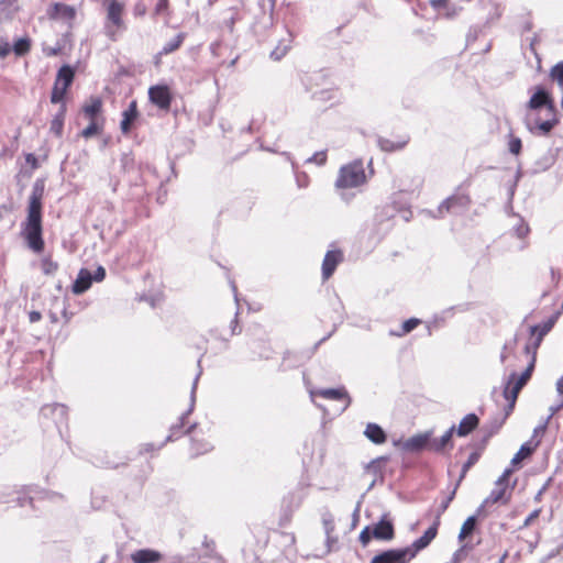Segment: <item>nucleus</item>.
I'll return each mask as SVG.
<instances>
[{
	"instance_id": "1",
	"label": "nucleus",
	"mask_w": 563,
	"mask_h": 563,
	"mask_svg": "<svg viewBox=\"0 0 563 563\" xmlns=\"http://www.w3.org/2000/svg\"><path fill=\"white\" fill-rule=\"evenodd\" d=\"M45 181L37 179L32 188L29 198L27 216L22 223V236L27 247L34 253H42L44 250V240L42 236V199L44 196Z\"/></svg>"
},
{
	"instance_id": "2",
	"label": "nucleus",
	"mask_w": 563,
	"mask_h": 563,
	"mask_svg": "<svg viewBox=\"0 0 563 563\" xmlns=\"http://www.w3.org/2000/svg\"><path fill=\"white\" fill-rule=\"evenodd\" d=\"M558 123L556 110H551V107L548 111H526V128L537 136L548 135Z\"/></svg>"
},
{
	"instance_id": "3",
	"label": "nucleus",
	"mask_w": 563,
	"mask_h": 563,
	"mask_svg": "<svg viewBox=\"0 0 563 563\" xmlns=\"http://www.w3.org/2000/svg\"><path fill=\"white\" fill-rule=\"evenodd\" d=\"M366 181L362 161H355L342 166L335 180L336 189L356 188Z\"/></svg>"
},
{
	"instance_id": "4",
	"label": "nucleus",
	"mask_w": 563,
	"mask_h": 563,
	"mask_svg": "<svg viewBox=\"0 0 563 563\" xmlns=\"http://www.w3.org/2000/svg\"><path fill=\"white\" fill-rule=\"evenodd\" d=\"M534 363L536 357L533 355L529 365L520 375L516 372H512L509 375L504 388V396L509 401L507 415L514 409L519 391L530 379L534 368Z\"/></svg>"
},
{
	"instance_id": "5",
	"label": "nucleus",
	"mask_w": 563,
	"mask_h": 563,
	"mask_svg": "<svg viewBox=\"0 0 563 563\" xmlns=\"http://www.w3.org/2000/svg\"><path fill=\"white\" fill-rule=\"evenodd\" d=\"M124 7L117 0L111 1L107 7V22L104 25L106 34L114 40L117 32L123 27V13Z\"/></svg>"
},
{
	"instance_id": "6",
	"label": "nucleus",
	"mask_w": 563,
	"mask_h": 563,
	"mask_svg": "<svg viewBox=\"0 0 563 563\" xmlns=\"http://www.w3.org/2000/svg\"><path fill=\"white\" fill-rule=\"evenodd\" d=\"M46 14L51 20L65 23L71 27L77 16V10L73 5L55 2L48 7Z\"/></svg>"
},
{
	"instance_id": "7",
	"label": "nucleus",
	"mask_w": 563,
	"mask_h": 563,
	"mask_svg": "<svg viewBox=\"0 0 563 563\" xmlns=\"http://www.w3.org/2000/svg\"><path fill=\"white\" fill-rule=\"evenodd\" d=\"M415 558V551L411 548L391 549L375 555L371 563H407Z\"/></svg>"
},
{
	"instance_id": "8",
	"label": "nucleus",
	"mask_w": 563,
	"mask_h": 563,
	"mask_svg": "<svg viewBox=\"0 0 563 563\" xmlns=\"http://www.w3.org/2000/svg\"><path fill=\"white\" fill-rule=\"evenodd\" d=\"M555 110L554 102L548 91L542 87H537L534 93L529 99L526 111H548V108Z\"/></svg>"
},
{
	"instance_id": "9",
	"label": "nucleus",
	"mask_w": 563,
	"mask_h": 563,
	"mask_svg": "<svg viewBox=\"0 0 563 563\" xmlns=\"http://www.w3.org/2000/svg\"><path fill=\"white\" fill-rule=\"evenodd\" d=\"M510 496L511 489L509 488L508 485H498L495 483V488L477 508V515H482L484 512V509L493 504H508V501L510 500Z\"/></svg>"
},
{
	"instance_id": "10",
	"label": "nucleus",
	"mask_w": 563,
	"mask_h": 563,
	"mask_svg": "<svg viewBox=\"0 0 563 563\" xmlns=\"http://www.w3.org/2000/svg\"><path fill=\"white\" fill-rule=\"evenodd\" d=\"M471 202V199L465 194H455L446 198L438 208L440 216L444 212H459L465 210Z\"/></svg>"
},
{
	"instance_id": "11",
	"label": "nucleus",
	"mask_w": 563,
	"mask_h": 563,
	"mask_svg": "<svg viewBox=\"0 0 563 563\" xmlns=\"http://www.w3.org/2000/svg\"><path fill=\"white\" fill-rule=\"evenodd\" d=\"M200 375H201V371H199V373L197 374V376L194 380V384H192V388H191V393H190L189 408L187 409L186 412H184L181 415V417L179 418V422L170 427L169 434L166 438V442L173 441L174 439H176L180 435L179 430L184 427V422L187 419V417L194 411L195 402H196V389H197V384H198V379H199Z\"/></svg>"
},
{
	"instance_id": "12",
	"label": "nucleus",
	"mask_w": 563,
	"mask_h": 563,
	"mask_svg": "<svg viewBox=\"0 0 563 563\" xmlns=\"http://www.w3.org/2000/svg\"><path fill=\"white\" fill-rule=\"evenodd\" d=\"M151 102L161 109H168L170 106V93L166 86H153L148 89Z\"/></svg>"
},
{
	"instance_id": "13",
	"label": "nucleus",
	"mask_w": 563,
	"mask_h": 563,
	"mask_svg": "<svg viewBox=\"0 0 563 563\" xmlns=\"http://www.w3.org/2000/svg\"><path fill=\"white\" fill-rule=\"evenodd\" d=\"M343 260V254L339 250L328 251L322 262V277L328 279L335 271L339 263Z\"/></svg>"
},
{
	"instance_id": "14",
	"label": "nucleus",
	"mask_w": 563,
	"mask_h": 563,
	"mask_svg": "<svg viewBox=\"0 0 563 563\" xmlns=\"http://www.w3.org/2000/svg\"><path fill=\"white\" fill-rule=\"evenodd\" d=\"M432 431L416 434L404 443V449L409 452H418L427 448L430 450V437Z\"/></svg>"
},
{
	"instance_id": "15",
	"label": "nucleus",
	"mask_w": 563,
	"mask_h": 563,
	"mask_svg": "<svg viewBox=\"0 0 563 563\" xmlns=\"http://www.w3.org/2000/svg\"><path fill=\"white\" fill-rule=\"evenodd\" d=\"M439 525H440V521L438 518V519H435L433 525L431 527H429L426 530V532L411 544L410 548H411V551H415V555L419 551L427 548L431 543V541L437 537Z\"/></svg>"
},
{
	"instance_id": "16",
	"label": "nucleus",
	"mask_w": 563,
	"mask_h": 563,
	"mask_svg": "<svg viewBox=\"0 0 563 563\" xmlns=\"http://www.w3.org/2000/svg\"><path fill=\"white\" fill-rule=\"evenodd\" d=\"M374 539L391 540L394 538V526L383 517L377 523L371 527Z\"/></svg>"
},
{
	"instance_id": "17",
	"label": "nucleus",
	"mask_w": 563,
	"mask_h": 563,
	"mask_svg": "<svg viewBox=\"0 0 563 563\" xmlns=\"http://www.w3.org/2000/svg\"><path fill=\"white\" fill-rule=\"evenodd\" d=\"M311 395H319L325 399H333V400H345L344 406L340 409V411H344L351 404V398L349 397L346 390L342 388H328V389H321L317 393H311Z\"/></svg>"
},
{
	"instance_id": "18",
	"label": "nucleus",
	"mask_w": 563,
	"mask_h": 563,
	"mask_svg": "<svg viewBox=\"0 0 563 563\" xmlns=\"http://www.w3.org/2000/svg\"><path fill=\"white\" fill-rule=\"evenodd\" d=\"M455 431V427L452 426L441 438L432 439L430 437V451L442 452L448 446L452 448V437Z\"/></svg>"
},
{
	"instance_id": "19",
	"label": "nucleus",
	"mask_w": 563,
	"mask_h": 563,
	"mask_svg": "<svg viewBox=\"0 0 563 563\" xmlns=\"http://www.w3.org/2000/svg\"><path fill=\"white\" fill-rule=\"evenodd\" d=\"M92 275L87 269H80L76 280L73 284L71 290L75 295H80L88 290L91 286Z\"/></svg>"
},
{
	"instance_id": "20",
	"label": "nucleus",
	"mask_w": 563,
	"mask_h": 563,
	"mask_svg": "<svg viewBox=\"0 0 563 563\" xmlns=\"http://www.w3.org/2000/svg\"><path fill=\"white\" fill-rule=\"evenodd\" d=\"M161 553L151 549H142L131 554L133 563H155L159 561Z\"/></svg>"
},
{
	"instance_id": "21",
	"label": "nucleus",
	"mask_w": 563,
	"mask_h": 563,
	"mask_svg": "<svg viewBox=\"0 0 563 563\" xmlns=\"http://www.w3.org/2000/svg\"><path fill=\"white\" fill-rule=\"evenodd\" d=\"M364 434L371 442L375 444H382L387 439L386 433L382 427L373 422L367 423Z\"/></svg>"
},
{
	"instance_id": "22",
	"label": "nucleus",
	"mask_w": 563,
	"mask_h": 563,
	"mask_svg": "<svg viewBox=\"0 0 563 563\" xmlns=\"http://www.w3.org/2000/svg\"><path fill=\"white\" fill-rule=\"evenodd\" d=\"M136 117H137L136 101H132V102H130L129 107L122 113V121L120 123V129H121L122 133H124V134L129 133L131 123L136 119Z\"/></svg>"
},
{
	"instance_id": "23",
	"label": "nucleus",
	"mask_w": 563,
	"mask_h": 563,
	"mask_svg": "<svg viewBox=\"0 0 563 563\" xmlns=\"http://www.w3.org/2000/svg\"><path fill=\"white\" fill-rule=\"evenodd\" d=\"M478 417L475 413L466 415L456 429L459 437H465L471 433L478 426Z\"/></svg>"
},
{
	"instance_id": "24",
	"label": "nucleus",
	"mask_w": 563,
	"mask_h": 563,
	"mask_svg": "<svg viewBox=\"0 0 563 563\" xmlns=\"http://www.w3.org/2000/svg\"><path fill=\"white\" fill-rule=\"evenodd\" d=\"M102 100L99 97H91L84 106L82 112L89 120H97V115L101 112Z\"/></svg>"
},
{
	"instance_id": "25",
	"label": "nucleus",
	"mask_w": 563,
	"mask_h": 563,
	"mask_svg": "<svg viewBox=\"0 0 563 563\" xmlns=\"http://www.w3.org/2000/svg\"><path fill=\"white\" fill-rule=\"evenodd\" d=\"M292 41V35L287 32V36L282 38L278 45L272 51L271 57L275 60L282 59L288 52Z\"/></svg>"
},
{
	"instance_id": "26",
	"label": "nucleus",
	"mask_w": 563,
	"mask_h": 563,
	"mask_svg": "<svg viewBox=\"0 0 563 563\" xmlns=\"http://www.w3.org/2000/svg\"><path fill=\"white\" fill-rule=\"evenodd\" d=\"M74 76L75 73L73 68L68 65H64L59 68L55 82L68 89L74 80Z\"/></svg>"
},
{
	"instance_id": "27",
	"label": "nucleus",
	"mask_w": 563,
	"mask_h": 563,
	"mask_svg": "<svg viewBox=\"0 0 563 563\" xmlns=\"http://www.w3.org/2000/svg\"><path fill=\"white\" fill-rule=\"evenodd\" d=\"M407 143H408V139H404L401 141H397V142H394L391 140L384 139V137H379L377 140L378 146L380 147L382 151H385V152L399 151V150L404 148Z\"/></svg>"
},
{
	"instance_id": "28",
	"label": "nucleus",
	"mask_w": 563,
	"mask_h": 563,
	"mask_svg": "<svg viewBox=\"0 0 563 563\" xmlns=\"http://www.w3.org/2000/svg\"><path fill=\"white\" fill-rule=\"evenodd\" d=\"M16 11V0H0V21L12 18Z\"/></svg>"
},
{
	"instance_id": "29",
	"label": "nucleus",
	"mask_w": 563,
	"mask_h": 563,
	"mask_svg": "<svg viewBox=\"0 0 563 563\" xmlns=\"http://www.w3.org/2000/svg\"><path fill=\"white\" fill-rule=\"evenodd\" d=\"M539 444L537 441L532 446L529 443H525L520 446L519 451L511 459V465H518L523 459L528 457L534 450V448Z\"/></svg>"
},
{
	"instance_id": "30",
	"label": "nucleus",
	"mask_w": 563,
	"mask_h": 563,
	"mask_svg": "<svg viewBox=\"0 0 563 563\" xmlns=\"http://www.w3.org/2000/svg\"><path fill=\"white\" fill-rule=\"evenodd\" d=\"M65 112H66V107L63 103L60 106V109H59L58 113L52 120L51 131L54 132L56 135H60L62 134L63 125H64Z\"/></svg>"
},
{
	"instance_id": "31",
	"label": "nucleus",
	"mask_w": 563,
	"mask_h": 563,
	"mask_svg": "<svg viewBox=\"0 0 563 563\" xmlns=\"http://www.w3.org/2000/svg\"><path fill=\"white\" fill-rule=\"evenodd\" d=\"M184 38H185L184 33L177 34L173 40H170L163 46L161 54L167 55L169 53H173L174 51L179 48V46L184 42Z\"/></svg>"
},
{
	"instance_id": "32",
	"label": "nucleus",
	"mask_w": 563,
	"mask_h": 563,
	"mask_svg": "<svg viewBox=\"0 0 563 563\" xmlns=\"http://www.w3.org/2000/svg\"><path fill=\"white\" fill-rule=\"evenodd\" d=\"M475 526H476V517L475 516L468 517L463 522V525L461 527L459 539L461 541L464 540L467 536H470L474 531Z\"/></svg>"
},
{
	"instance_id": "33",
	"label": "nucleus",
	"mask_w": 563,
	"mask_h": 563,
	"mask_svg": "<svg viewBox=\"0 0 563 563\" xmlns=\"http://www.w3.org/2000/svg\"><path fill=\"white\" fill-rule=\"evenodd\" d=\"M30 47H31L30 40L27 37H21L14 42L13 52L15 53V55L22 56L30 51Z\"/></svg>"
},
{
	"instance_id": "34",
	"label": "nucleus",
	"mask_w": 563,
	"mask_h": 563,
	"mask_svg": "<svg viewBox=\"0 0 563 563\" xmlns=\"http://www.w3.org/2000/svg\"><path fill=\"white\" fill-rule=\"evenodd\" d=\"M41 267L45 275H53L58 269V264L51 257H44L41 261Z\"/></svg>"
},
{
	"instance_id": "35",
	"label": "nucleus",
	"mask_w": 563,
	"mask_h": 563,
	"mask_svg": "<svg viewBox=\"0 0 563 563\" xmlns=\"http://www.w3.org/2000/svg\"><path fill=\"white\" fill-rule=\"evenodd\" d=\"M66 92H67V88L55 82L53 90H52V95H51V101L53 103L62 102Z\"/></svg>"
},
{
	"instance_id": "36",
	"label": "nucleus",
	"mask_w": 563,
	"mask_h": 563,
	"mask_svg": "<svg viewBox=\"0 0 563 563\" xmlns=\"http://www.w3.org/2000/svg\"><path fill=\"white\" fill-rule=\"evenodd\" d=\"M100 130H101V128L98 124L97 120H90L89 125L81 131V135L85 139H89V137H92L93 135L98 134Z\"/></svg>"
},
{
	"instance_id": "37",
	"label": "nucleus",
	"mask_w": 563,
	"mask_h": 563,
	"mask_svg": "<svg viewBox=\"0 0 563 563\" xmlns=\"http://www.w3.org/2000/svg\"><path fill=\"white\" fill-rule=\"evenodd\" d=\"M553 80H556L560 86H563V62L556 64L550 73Z\"/></svg>"
},
{
	"instance_id": "38",
	"label": "nucleus",
	"mask_w": 563,
	"mask_h": 563,
	"mask_svg": "<svg viewBox=\"0 0 563 563\" xmlns=\"http://www.w3.org/2000/svg\"><path fill=\"white\" fill-rule=\"evenodd\" d=\"M478 461V454L477 453H472L467 461L463 464L462 466V473H461V476H460V481L465 476V474L467 473V471Z\"/></svg>"
},
{
	"instance_id": "39",
	"label": "nucleus",
	"mask_w": 563,
	"mask_h": 563,
	"mask_svg": "<svg viewBox=\"0 0 563 563\" xmlns=\"http://www.w3.org/2000/svg\"><path fill=\"white\" fill-rule=\"evenodd\" d=\"M456 493V487L451 492V494L441 503L439 507V511L435 519H440V516L448 509L450 503L453 500Z\"/></svg>"
},
{
	"instance_id": "40",
	"label": "nucleus",
	"mask_w": 563,
	"mask_h": 563,
	"mask_svg": "<svg viewBox=\"0 0 563 563\" xmlns=\"http://www.w3.org/2000/svg\"><path fill=\"white\" fill-rule=\"evenodd\" d=\"M420 323V320L419 319H416V318H411V319H408L406 320L404 323H402V332L399 333L398 335H401V334H405V333H409L410 331H412L418 324Z\"/></svg>"
},
{
	"instance_id": "41",
	"label": "nucleus",
	"mask_w": 563,
	"mask_h": 563,
	"mask_svg": "<svg viewBox=\"0 0 563 563\" xmlns=\"http://www.w3.org/2000/svg\"><path fill=\"white\" fill-rule=\"evenodd\" d=\"M521 140L519 137H511L508 144L509 152L514 155H518L521 151Z\"/></svg>"
},
{
	"instance_id": "42",
	"label": "nucleus",
	"mask_w": 563,
	"mask_h": 563,
	"mask_svg": "<svg viewBox=\"0 0 563 563\" xmlns=\"http://www.w3.org/2000/svg\"><path fill=\"white\" fill-rule=\"evenodd\" d=\"M372 538H374L372 534V529L369 526H367L361 531L360 541L364 547H366L372 540Z\"/></svg>"
},
{
	"instance_id": "43",
	"label": "nucleus",
	"mask_w": 563,
	"mask_h": 563,
	"mask_svg": "<svg viewBox=\"0 0 563 563\" xmlns=\"http://www.w3.org/2000/svg\"><path fill=\"white\" fill-rule=\"evenodd\" d=\"M327 161V154L325 152H318L311 156L308 162H313L317 165H323Z\"/></svg>"
},
{
	"instance_id": "44",
	"label": "nucleus",
	"mask_w": 563,
	"mask_h": 563,
	"mask_svg": "<svg viewBox=\"0 0 563 563\" xmlns=\"http://www.w3.org/2000/svg\"><path fill=\"white\" fill-rule=\"evenodd\" d=\"M11 52L9 42L0 38V58L7 57Z\"/></svg>"
},
{
	"instance_id": "45",
	"label": "nucleus",
	"mask_w": 563,
	"mask_h": 563,
	"mask_svg": "<svg viewBox=\"0 0 563 563\" xmlns=\"http://www.w3.org/2000/svg\"><path fill=\"white\" fill-rule=\"evenodd\" d=\"M512 473V470L510 467L506 468L504 473L499 476V478L496 481V484L498 485H508V479Z\"/></svg>"
},
{
	"instance_id": "46",
	"label": "nucleus",
	"mask_w": 563,
	"mask_h": 563,
	"mask_svg": "<svg viewBox=\"0 0 563 563\" xmlns=\"http://www.w3.org/2000/svg\"><path fill=\"white\" fill-rule=\"evenodd\" d=\"M512 473V470L510 467L506 468L504 473L499 476V478L496 481V484L498 485H508V479Z\"/></svg>"
},
{
	"instance_id": "47",
	"label": "nucleus",
	"mask_w": 563,
	"mask_h": 563,
	"mask_svg": "<svg viewBox=\"0 0 563 563\" xmlns=\"http://www.w3.org/2000/svg\"><path fill=\"white\" fill-rule=\"evenodd\" d=\"M554 322H555V319H551L542 325L540 333H539V340H541V338L543 335H545L552 329Z\"/></svg>"
},
{
	"instance_id": "48",
	"label": "nucleus",
	"mask_w": 563,
	"mask_h": 563,
	"mask_svg": "<svg viewBox=\"0 0 563 563\" xmlns=\"http://www.w3.org/2000/svg\"><path fill=\"white\" fill-rule=\"evenodd\" d=\"M106 277V269L102 266H99L95 274L92 275V280L102 282Z\"/></svg>"
},
{
	"instance_id": "49",
	"label": "nucleus",
	"mask_w": 563,
	"mask_h": 563,
	"mask_svg": "<svg viewBox=\"0 0 563 563\" xmlns=\"http://www.w3.org/2000/svg\"><path fill=\"white\" fill-rule=\"evenodd\" d=\"M168 5V0H158V2L155 5V14H161L164 11H166Z\"/></svg>"
},
{
	"instance_id": "50",
	"label": "nucleus",
	"mask_w": 563,
	"mask_h": 563,
	"mask_svg": "<svg viewBox=\"0 0 563 563\" xmlns=\"http://www.w3.org/2000/svg\"><path fill=\"white\" fill-rule=\"evenodd\" d=\"M529 232V228L527 224H520L516 228V233L519 238H525Z\"/></svg>"
},
{
	"instance_id": "51",
	"label": "nucleus",
	"mask_w": 563,
	"mask_h": 563,
	"mask_svg": "<svg viewBox=\"0 0 563 563\" xmlns=\"http://www.w3.org/2000/svg\"><path fill=\"white\" fill-rule=\"evenodd\" d=\"M194 450H195L196 454H201V453H206V452L210 451L211 445L208 442H206L202 445H200V448H195Z\"/></svg>"
},
{
	"instance_id": "52",
	"label": "nucleus",
	"mask_w": 563,
	"mask_h": 563,
	"mask_svg": "<svg viewBox=\"0 0 563 563\" xmlns=\"http://www.w3.org/2000/svg\"><path fill=\"white\" fill-rule=\"evenodd\" d=\"M41 318H42V314L38 311H31L29 313V319H30V322H32V323L40 321Z\"/></svg>"
},
{
	"instance_id": "53",
	"label": "nucleus",
	"mask_w": 563,
	"mask_h": 563,
	"mask_svg": "<svg viewBox=\"0 0 563 563\" xmlns=\"http://www.w3.org/2000/svg\"><path fill=\"white\" fill-rule=\"evenodd\" d=\"M539 510H534L525 521V526H528L533 519L539 516Z\"/></svg>"
},
{
	"instance_id": "54",
	"label": "nucleus",
	"mask_w": 563,
	"mask_h": 563,
	"mask_svg": "<svg viewBox=\"0 0 563 563\" xmlns=\"http://www.w3.org/2000/svg\"><path fill=\"white\" fill-rule=\"evenodd\" d=\"M26 162L32 164L33 167H36V157L33 154L26 155Z\"/></svg>"
},
{
	"instance_id": "55",
	"label": "nucleus",
	"mask_w": 563,
	"mask_h": 563,
	"mask_svg": "<svg viewBox=\"0 0 563 563\" xmlns=\"http://www.w3.org/2000/svg\"><path fill=\"white\" fill-rule=\"evenodd\" d=\"M556 390L560 395H563V376L556 383Z\"/></svg>"
},
{
	"instance_id": "56",
	"label": "nucleus",
	"mask_w": 563,
	"mask_h": 563,
	"mask_svg": "<svg viewBox=\"0 0 563 563\" xmlns=\"http://www.w3.org/2000/svg\"><path fill=\"white\" fill-rule=\"evenodd\" d=\"M545 423L544 424H541V426H538L536 429H534V435H538L539 433H543L545 431Z\"/></svg>"
},
{
	"instance_id": "57",
	"label": "nucleus",
	"mask_w": 563,
	"mask_h": 563,
	"mask_svg": "<svg viewBox=\"0 0 563 563\" xmlns=\"http://www.w3.org/2000/svg\"><path fill=\"white\" fill-rule=\"evenodd\" d=\"M507 349H508V345H507V344H505V345H504V349H503V352H501V354H500V361H501V363H504V362L506 361V358H507V354H506V350H507Z\"/></svg>"
},
{
	"instance_id": "58",
	"label": "nucleus",
	"mask_w": 563,
	"mask_h": 563,
	"mask_svg": "<svg viewBox=\"0 0 563 563\" xmlns=\"http://www.w3.org/2000/svg\"><path fill=\"white\" fill-rule=\"evenodd\" d=\"M446 0H432L431 4L433 8H439L442 3H444Z\"/></svg>"
},
{
	"instance_id": "59",
	"label": "nucleus",
	"mask_w": 563,
	"mask_h": 563,
	"mask_svg": "<svg viewBox=\"0 0 563 563\" xmlns=\"http://www.w3.org/2000/svg\"><path fill=\"white\" fill-rule=\"evenodd\" d=\"M287 499H289L290 503L294 504V508H298L299 507L300 501L299 500H295L294 496H289Z\"/></svg>"
},
{
	"instance_id": "60",
	"label": "nucleus",
	"mask_w": 563,
	"mask_h": 563,
	"mask_svg": "<svg viewBox=\"0 0 563 563\" xmlns=\"http://www.w3.org/2000/svg\"><path fill=\"white\" fill-rule=\"evenodd\" d=\"M135 12L137 14H144L145 13V8L144 7H141V5H136L135 7Z\"/></svg>"
},
{
	"instance_id": "61",
	"label": "nucleus",
	"mask_w": 563,
	"mask_h": 563,
	"mask_svg": "<svg viewBox=\"0 0 563 563\" xmlns=\"http://www.w3.org/2000/svg\"><path fill=\"white\" fill-rule=\"evenodd\" d=\"M508 556V552L506 551L498 560L497 563H505L506 559Z\"/></svg>"
},
{
	"instance_id": "62",
	"label": "nucleus",
	"mask_w": 563,
	"mask_h": 563,
	"mask_svg": "<svg viewBox=\"0 0 563 563\" xmlns=\"http://www.w3.org/2000/svg\"><path fill=\"white\" fill-rule=\"evenodd\" d=\"M63 316H64V318L66 319V322H68V321L70 320V318H71V316H73V314H71V313H69V312H67V310H64V311H63Z\"/></svg>"
},
{
	"instance_id": "63",
	"label": "nucleus",
	"mask_w": 563,
	"mask_h": 563,
	"mask_svg": "<svg viewBox=\"0 0 563 563\" xmlns=\"http://www.w3.org/2000/svg\"><path fill=\"white\" fill-rule=\"evenodd\" d=\"M16 500H18V505L21 506V507H23L25 505V501H26L25 498H21V497H18Z\"/></svg>"
},
{
	"instance_id": "64",
	"label": "nucleus",
	"mask_w": 563,
	"mask_h": 563,
	"mask_svg": "<svg viewBox=\"0 0 563 563\" xmlns=\"http://www.w3.org/2000/svg\"><path fill=\"white\" fill-rule=\"evenodd\" d=\"M54 409L59 410L60 413H64V411H65V407L63 405H55Z\"/></svg>"
}]
</instances>
